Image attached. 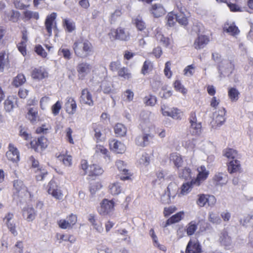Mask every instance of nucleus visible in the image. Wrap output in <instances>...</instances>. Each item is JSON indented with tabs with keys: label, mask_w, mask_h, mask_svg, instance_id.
Segmentation results:
<instances>
[{
	"label": "nucleus",
	"mask_w": 253,
	"mask_h": 253,
	"mask_svg": "<svg viewBox=\"0 0 253 253\" xmlns=\"http://www.w3.org/2000/svg\"><path fill=\"white\" fill-rule=\"evenodd\" d=\"M75 55L81 58H85L91 55L94 52L92 43L87 39L76 41L73 45Z\"/></svg>",
	"instance_id": "obj_1"
},
{
	"label": "nucleus",
	"mask_w": 253,
	"mask_h": 253,
	"mask_svg": "<svg viewBox=\"0 0 253 253\" xmlns=\"http://www.w3.org/2000/svg\"><path fill=\"white\" fill-rule=\"evenodd\" d=\"M84 171V175H87L88 180H94L104 173L103 168L97 164L88 165L86 160H82L79 166Z\"/></svg>",
	"instance_id": "obj_2"
},
{
	"label": "nucleus",
	"mask_w": 253,
	"mask_h": 253,
	"mask_svg": "<svg viewBox=\"0 0 253 253\" xmlns=\"http://www.w3.org/2000/svg\"><path fill=\"white\" fill-rule=\"evenodd\" d=\"M108 35L111 41L119 40L126 42L129 41L130 38L129 32L122 27L111 29Z\"/></svg>",
	"instance_id": "obj_3"
},
{
	"label": "nucleus",
	"mask_w": 253,
	"mask_h": 253,
	"mask_svg": "<svg viewBox=\"0 0 253 253\" xmlns=\"http://www.w3.org/2000/svg\"><path fill=\"white\" fill-rule=\"evenodd\" d=\"M188 120L190 123L189 131L193 136H199L202 132V123L198 122L196 111H192L189 114Z\"/></svg>",
	"instance_id": "obj_4"
},
{
	"label": "nucleus",
	"mask_w": 253,
	"mask_h": 253,
	"mask_svg": "<svg viewBox=\"0 0 253 253\" xmlns=\"http://www.w3.org/2000/svg\"><path fill=\"white\" fill-rule=\"evenodd\" d=\"M100 205V206L98 210V212L101 215H108L115 210V202L114 199L109 200L105 198L102 200Z\"/></svg>",
	"instance_id": "obj_5"
},
{
	"label": "nucleus",
	"mask_w": 253,
	"mask_h": 253,
	"mask_svg": "<svg viewBox=\"0 0 253 253\" xmlns=\"http://www.w3.org/2000/svg\"><path fill=\"white\" fill-rule=\"evenodd\" d=\"M202 246L197 238H191L186 247L184 253H202Z\"/></svg>",
	"instance_id": "obj_6"
},
{
	"label": "nucleus",
	"mask_w": 253,
	"mask_h": 253,
	"mask_svg": "<svg viewBox=\"0 0 253 253\" xmlns=\"http://www.w3.org/2000/svg\"><path fill=\"white\" fill-rule=\"evenodd\" d=\"M196 170L198 172L196 177L193 179V182L196 183V186H199L208 177L210 172L204 165L199 166Z\"/></svg>",
	"instance_id": "obj_7"
},
{
	"label": "nucleus",
	"mask_w": 253,
	"mask_h": 253,
	"mask_svg": "<svg viewBox=\"0 0 253 253\" xmlns=\"http://www.w3.org/2000/svg\"><path fill=\"white\" fill-rule=\"evenodd\" d=\"M148 11L151 15L154 18H160L167 13L165 7L161 3L151 4L148 8Z\"/></svg>",
	"instance_id": "obj_8"
},
{
	"label": "nucleus",
	"mask_w": 253,
	"mask_h": 253,
	"mask_svg": "<svg viewBox=\"0 0 253 253\" xmlns=\"http://www.w3.org/2000/svg\"><path fill=\"white\" fill-rule=\"evenodd\" d=\"M77 215L71 213L69 214L66 219H62L57 221L59 227L63 229L72 228L77 222Z\"/></svg>",
	"instance_id": "obj_9"
},
{
	"label": "nucleus",
	"mask_w": 253,
	"mask_h": 253,
	"mask_svg": "<svg viewBox=\"0 0 253 253\" xmlns=\"http://www.w3.org/2000/svg\"><path fill=\"white\" fill-rule=\"evenodd\" d=\"M79 100L80 103L82 105L88 106H93L94 105L92 95L87 88H85L82 90Z\"/></svg>",
	"instance_id": "obj_10"
},
{
	"label": "nucleus",
	"mask_w": 253,
	"mask_h": 253,
	"mask_svg": "<svg viewBox=\"0 0 253 253\" xmlns=\"http://www.w3.org/2000/svg\"><path fill=\"white\" fill-rule=\"evenodd\" d=\"M91 66L86 62H82L78 64L77 71L79 80H84L86 76L90 73Z\"/></svg>",
	"instance_id": "obj_11"
},
{
	"label": "nucleus",
	"mask_w": 253,
	"mask_h": 253,
	"mask_svg": "<svg viewBox=\"0 0 253 253\" xmlns=\"http://www.w3.org/2000/svg\"><path fill=\"white\" fill-rule=\"evenodd\" d=\"M200 32V31L199 30V34L193 43V46L197 50L204 48L210 41V37L208 36L199 34Z\"/></svg>",
	"instance_id": "obj_12"
},
{
	"label": "nucleus",
	"mask_w": 253,
	"mask_h": 253,
	"mask_svg": "<svg viewBox=\"0 0 253 253\" xmlns=\"http://www.w3.org/2000/svg\"><path fill=\"white\" fill-rule=\"evenodd\" d=\"M8 150L6 153V156L8 160L13 162H18L20 160V154L18 150L12 143L8 145Z\"/></svg>",
	"instance_id": "obj_13"
},
{
	"label": "nucleus",
	"mask_w": 253,
	"mask_h": 253,
	"mask_svg": "<svg viewBox=\"0 0 253 253\" xmlns=\"http://www.w3.org/2000/svg\"><path fill=\"white\" fill-rule=\"evenodd\" d=\"M154 137V135L149 132H143L142 136L136 137L135 141L136 145L141 147L148 145Z\"/></svg>",
	"instance_id": "obj_14"
},
{
	"label": "nucleus",
	"mask_w": 253,
	"mask_h": 253,
	"mask_svg": "<svg viewBox=\"0 0 253 253\" xmlns=\"http://www.w3.org/2000/svg\"><path fill=\"white\" fill-rule=\"evenodd\" d=\"M55 157L63 164L67 166L70 167L72 164V156L68 154L67 150L62 151L61 153H57L55 154Z\"/></svg>",
	"instance_id": "obj_15"
},
{
	"label": "nucleus",
	"mask_w": 253,
	"mask_h": 253,
	"mask_svg": "<svg viewBox=\"0 0 253 253\" xmlns=\"http://www.w3.org/2000/svg\"><path fill=\"white\" fill-rule=\"evenodd\" d=\"M47 139L44 136L39 137L37 141H31L30 144L31 147L35 149V151L39 152L42 151L43 149H45L46 146Z\"/></svg>",
	"instance_id": "obj_16"
},
{
	"label": "nucleus",
	"mask_w": 253,
	"mask_h": 253,
	"mask_svg": "<svg viewBox=\"0 0 253 253\" xmlns=\"http://www.w3.org/2000/svg\"><path fill=\"white\" fill-rule=\"evenodd\" d=\"M110 150L119 154H123L126 150V147L121 141L113 139L109 142Z\"/></svg>",
	"instance_id": "obj_17"
},
{
	"label": "nucleus",
	"mask_w": 253,
	"mask_h": 253,
	"mask_svg": "<svg viewBox=\"0 0 253 253\" xmlns=\"http://www.w3.org/2000/svg\"><path fill=\"white\" fill-rule=\"evenodd\" d=\"M154 36L157 41H159L162 44L166 47L170 44V40L168 37H165L162 33L161 29L157 28L154 31Z\"/></svg>",
	"instance_id": "obj_18"
},
{
	"label": "nucleus",
	"mask_w": 253,
	"mask_h": 253,
	"mask_svg": "<svg viewBox=\"0 0 253 253\" xmlns=\"http://www.w3.org/2000/svg\"><path fill=\"white\" fill-rule=\"evenodd\" d=\"M65 110L70 115L74 114L77 109V104L75 99L72 97H68L65 104Z\"/></svg>",
	"instance_id": "obj_19"
},
{
	"label": "nucleus",
	"mask_w": 253,
	"mask_h": 253,
	"mask_svg": "<svg viewBox=\"0 0 253 253\" xmlns=\"http://www.w3.org/2000/svg\"><path fill=\"white\" fill-rule=\"evenodd\" d=\"M184 216V212L183 211L176 213L166 220L165 223L163 224V227L166 228L171 224L179 222L183 218Z\"/></svg>",
	"instance_id": "obj_20"
},
{
	"label": "nucleus",
	"mask_w": 253,
	"mask_h": 253,
	"mask_svg": "<svg viewBox=\"0 0 253 253\" xmlns=\"http://www.w3.org/2000/svg\"><path fill=\"white\" fill-rule=\"evenodd\" d=\"M161 111L163 116L170 117L173 119L176 120H181L183 114L182 112L177 108H173L169 111H166L164 108H162Z\"/></svg>",
	"instance_id": "obj_21"
},
{
	"label": "nucleus",
	"mask_w": 253,
	"mask_h": 253,
	"mask_svg": "<svg viewBox=\"0 0 253 253\" xmlns=\"http://www.w3.org/2000/svg\"><path fill=\"white\" fill-rule=\"evenodd\" d=\"M91 128L94 132V136L96 142L101 141V138L104 129L103 126L98 123H93L91 125Z\"/></svg>",
	"instance_id": "obj_22"
},
{
	"label": "nucleus",
	"mask_w": 253,
	"mask_h": 253,
	"mask_svg": "<svg viewBox=\"0 0 253 253\" xmlns=\"http://www.w3.org/2000/svg\"><path fill=\"white\" fill-rule=\"evenodd\" d=\"M218 115L215 117V119L212 121L213 124L216 126H219L222 125L225 121V116L226 111L224 108H221L218 111Z\"/></svg>",
	"instance_id": "obj_23"
},
{
	"label": "nucleus",
	"mask_w": 253,
	"mask_h": 253,
	"mask_svg": "<svg viewBox=\"0 0 253 253\" xmlns=\"http://www.w3.org/2000/svg\"><path fill=\"white\" fill-rule=\"evenodd\" d=\"M23 216L27 221H32L36 216L34 209L30 206L24 208L23 210Z\"/></svg>",
	"instance_id": "obj_24"
},
{
	"label": "nucleus",
	"mask_w": 253,
	"mask_h": 253,
	"mask_svg": "<svg viewBox=\"0 0 253 253\" xmlns=\"http://www.w3.org/2000/svg\"><path fill=\"white\" fill-rule=\"evenodd\" d=\"M227 166L228 171L230 173L238 172L241 169L240 162L237 160H231Z\"/></svg>",
	"instance_id": "obj_25"
},
{
	"label": "nucleus",
	"mask_w": 253,
	"mask_h": 253,
	"mask_svg": "<svg viewBox=\"0 0 253 253\" xmlns=\"http://www.w3.org/2000/svg\"><path fill=\"white\" fill-rule=\"evenodd\" d=\"M169 160L172 162L174 166L179 169L182 166L183 160L182 156L177 152H173L170 154Z\"/></svg>",
	"instance_id": "obj_26"
},
{
	"label": "nucleus",
	"mask_w": 253,
	"mask_h": 253,
	"mask_svg": "<svg viewBox=\"0 0 253 253\" xmlns=\"http://www.w3.org/2000/svg\"><path fill=\"white\" fill-rule=\"evenodd\" d=\"M132 22L138 31L143 32L146 29V23L139 16L133 19Z\"/></svg>",
	"instance_id": "obj_27"
},
{
	"label": "nucleus",
	"mask_w": 253,
	"mask_h": 253,
	"mask_svg": "<svg viewBox=\"0 0 253 253\" xmlns=\"http://www.w3.org/2000/svg\"><path fill=\"white\" fill-rule=\"evenodd\" d=\"M198 223L195 220L189 222L185 228V231L187 236H191L193 235L198 229Z\"/></svg>",
	"instance_id": "obj_28"
},
{
	"label": "nucleus",
	"mask_w": 253,
	"mask_h": 253,
	"mask_svg": "<svg viewBox=\"0 0 253 253\" xmlns=\"http://www.w3.org/2000/svg\"><path fill=\"white\" fill-rule=\"evenodd\" d=\"M194 186H196V183L193 182V179L190 182L183 183L180 187V194L181 195L188 194L191 191Z\"/></svg>",
	"instance_id": "obj_29"
},
{
	"label": "nucleus",
	"mask_w": 253,
	"mask_h": 253,
	"mask_svg": "<svg viewBox=\"0 0 253 253\" xmlns=\"http://www.w3.org/2000/svg\"><path fill=\"white\" fill-rule=\"evenodd\" d=\"M213 181L216 185L225 184L227 182V175L222 172H218L214 175Z\"/></svg>",
	"instance_id": "obj_30"
},
{
	"label": "nucleus",
	"mask_w": 253,
	"mask_h": 253,
	"mask_svg": "<svg viewBox=\"0 0 253 253\" xmlns=\"http://www.w3.org/2000/svg\"><path fill=\"white\" fill-rule=\"evenodd\" d=\"M114 132L117 137H123L126 135V127L122 124L117 123L114 127Z\"/></svg>",
	"instance_id": "obj_31"
},
{
	"label": "nucleus",
	"mask_w": 253,
	"mask_h": 253,
	"mask_svg": "<svg viewBox=\"0 0 253 253\" xmlns=\"http://www.w3.org/2000/svg\"><path fill=\"white\" fill-rule=\"evenodd\" d=\"M62 26L66 31L71 33L76 29L75 23L68 18L63 19Z\"/></svg>",
	"instance_id": "obj_32"
},
{
	"label": "nucleus",
	"mask_w": 253,
	"mask_h": 253,
	"mask_svg": "<svg viewBox=\"0 0 253 253\" xmlns=\"http://www.w3.org/2000/svg\"><path fill=\"white\" fill-rule=\"evenodd\" d=\"M9 55L5 51L0 52V72H2L5 66L9 64Z\"/></svg>",
	"instance_id": "obj_33"
},
{
	"label": "nucleus",
	"mask_w": 253,
	"mask_h": 253,
	"mask_svg": "<svg viewBox=\"0 0 253 253\" xmlns=\"http://www.w3.org/2000/svg\"><path fill=\"white\" fill-rule=\"evenodd\" d=\"M118 76L124 80H129L132 77L131 73L126 67H123L118 70Z\"/></svg>",
	"instance_id": "obj_34"
},
{
	"label": "nucleus",
	"mask_w": 253,
	"mask_h": 253,
	"mask_svg": "<svg viewBox=\"0 0 253 253\" xmlns=\"http://www.w3.org/2000/svg\"><path fill=\"white\" fill-rule=\"evenodd\" d=\"M223 30L224 31L229 33L233 36H235L238 35L240 33V30L238 27L236 26L234 23L231 25H229L228 24L225 25L224 27H223Z\"/></svg>",
	"instance_id": "obj_35"
},
{
	"label": "nucleus",
	"mask_w": 253,
	"mask_h": 253,
	"mask_svg": "<svg viewBox=\"0 0 253 253\" xmlns=\"http://www.w3.org/2000/svg\"><path fill=\"white\" fill-rule=\"evenodd\" d=\"M122 190V188L120 185V183L118 182L111 183L109 186V192L113 196L119 195L121 193Z\"/></svg>",
	"instance_id": "obj_36"
},
{
	"label": "nucleus",
	"mask_w": 253,
	"mask_h": 253,
	"mask_svg": "<svg viewBox=\"0 0 253 253\" xmlns=\"http://www.w3.org/2000/svg\"><path fill=\"white\" fill-rule=\"evenodd\" d=\"M240 92L238 90L234 87H230L228 89V96L232 102H236L239 98Z\"/></svg>",
	"instance_id": "obj_37"
},
{
	"label": "nucleus",
	"mask_w": 253,
	"mask_h": 253,
	"mask_svg": "<svg viewBox=\"0 0 253 253\" xmlns=\"http://www.w3.org/2000/svg\"><path fill=\"white\" fill-rule=\"evenodd\" d=\"M13 186L17 193L19 194H25L27 192V188L23 184V182L20 180L14 181Z\"/></svg>",
	"instance_id": "obj_38"
},
{
	"label": "nucleus",
	"mask_w": 253,
	"mask_h": 253,
	"mask_svg": "<svg viewBox=\"0 0 253 253\" xmlns=\"http://www.w3.org/2000/svg\"><path fill=\"white\" fill-rule=\"evenodd\" d=\"M223 155L229 160H234L238 156V152L232 148H227L223 150Z\"/></svg>",
	"instance_id": "obj_39"
},
{
	"label": "nucleus",
	"mask_w": 253,
	"mask_h": 253,
	"mask_svg": "<svg viewBox=\"0 0 253 253\" xmlns=\"http://www.w3.org/2000/svg\"><path fill=\"white\" fill-rule=\"evenodd\" d=\"M191 169L188 167H185L179 170L178 172V176L180 178L187 180L191 177Z\"/></svg>",
	"instance_id": "obj_40"
},
{
	"label": "nucleus",
	"mask_w": 253,
	"mask_h": 253,
	"mask_svg": "<svg viewBox=\"0 0 253 253\" xmlns=\"http://www.w3.org/2000/svg\"><path fill=\"white\" fill-rule=\"evenodd\" d=\"M166 19L167 20L166 25L169 27H173L175 25L176 22H177L176 21V14L173 11L169 12Z\"/></svg>",
	"instance_id": "obj_41"
},
{
	"label": "nucleus",
	"mask_w": 253,
	"mask_h": 253,
	"mask_svg": "<svg viewBox=\"0 0 253 253\" xmlns=\"http://www.w3.org/2000/svg\"><path fill=\"white\" fill-rule=\"evenodd\" d=\"M120 179L123 181L132 180L133 173L129 169L125 168L123 170L120 171Z\"/></svg>",
	"instance_id": "obj_42"
},
{
	"label": "nucleus",
	"mask_w": 253,
	"mask_h": 253,
	"mask_svg": "<svg viewBox=\"0 0 253 253\" xmlns=\"http://www.w3.org/2000/svg\"><path fill=\"white\" fill-rule=\"evenodd\" d=\"M56 16V13L53 12L48 16V36L51 35L52 29H56V22L55 21Z\"/></svg>",
	"instance_id": "obj_43"
},
{
	"label": "nucleus",
	"mask_w": 253,
	"mask_h": 253,
	"mask_svg": "<svg viewBox=\"0 0 253 253\" xmlns=\"http://www.w3.org/2000/svg\"><path fill=\"white\" fill-rule=\"evenodd\" d=\"M220 240L221 243L225 247L229 246L231 244V238L226 231H224L221 233Z\"/></svg>",
	"instance_id": "obj_44"
},
{
	"label": "nucleus",
	"mask_w": 253,
	"mask_h": 253,
	"mask_svg": "<svg viewBox=\"0 0 253 253\" xmlns=\"http://www.w3.org/2000/svg\"><path fill=\"white\" fill-rule=\"evenodd\" d=\"M100 87L104 93L109 94L112 91L113 84L110 82L103 81L101 83Z\"/></svg>",
	"instance_id": "obj_45"
},
{
	"label": "nucleus",
	"mask_w": 253,
	"mask_h": 253,
	"mask_svg": "<svg viewBox=\"0 0 253 253\" xmlns=\"http://www.w3.org/2000/svg\"><path fill=\"white\" fill-rule=\"evenodd\" d=\"M176 21L181 25L186 26L188 25V17L184 13L176 14Z\"/></svg>",
	"instance_id": "obj_46"
},
{
	"label": "nucleus",
	"mask_w": 253,
	"mask_h": 253,
	"mask_svg": "<svg viewBox=\"0 0 253 253\" xmlns=\"http://www.w3.org/2000/svg\"><path fill=\"white\" fill-rule=\"evenodd\" d=\"M25 82V76L22 74H19L13 79L12 84L16 87H19L24 84Z\"/></svg>",
	"instance_id": "obj_47"
},
{
	"label": "nucleus",
	"mask_w": 253,
	"mask_h": 253,
	"mask_svg": "<svg viewBox=\"0 0 253 253\" xmlns=\"http://www.w3.org/2000/svg\"><path fill=\"white\" fill-rule=\"evenodd\" d=\"M122 8L121 7L117 8L115 11L111 14L109 17L110 23L113 24L115 23L117 19L122 16Z\"/></svg>",
	"instance_id": "obj_48"
},
{
	"label": "nucleus",
	"mask_w": 253,
	"mask_h": 253,
	"mask_svg": "<svg viewBox=\"0 0 253 253\" xmlns=\"http://www.w3.org/2000/svg\"><path fill=\"white\" fill-rule=\"evenodd\" d=\"M153 69V63L149 60H146L143 63L142 67L141 68V73L145 75L148 72L152 71Z\"/></svg>",
	"instance_id": "obj_49"
},
{
	"label": "nucleus",
	"mask_w": 253,
	"mask_h": 253,
	"mask_svg": "<svg viewBox=\"0 0 253 253\" xmlns=\"http://www.w3.org/2000/svg\"><path fill=\"white\" fill-rule=\"evenodd\" d=\"M27 118L32 123H35L38 118L36 109L33 108H30L27 114Z\"/></svg>",
	"instance_id": "obj_50"
},
{
	"label": "nucleus",
	"mask_w": 253,
	"mask_h": 253,
	"mask_svg": "<svg viewBox=\"0 0 253 253\" xmlns=\"http://www.w3.org/2000/svg\"><path fill=\"white\" fill-rule=\"evenodd\" d=\"M14 98L13 96H8L4 101V109L6 112H11L14 108L13 100Z\"/></svg>",
	"instance_id": "obj_51"
},
{
	"label": "nucleus",
	"mask_w": 253,
	"mask_h": 253,
	"mask_svg": "<svg viewBox=\"0 0 253 253\" xmlns=\"http://www.w3.org/2000/svg\"><path fill=\"white\" fill-rule=\"evenodd\" d=\"M32 76L34 79H42L44 78V72L43 68L40 67L35 69L32 73Z\"/></svg>",
	"instance_id": "obj_52"
},
{
	"label": "nucleus",
	"mask_w": 253,
	"mask_h": 253,
	"mask_svg": "<svg viewBox=\"0 0 253 253\" xmlns=\"http://www.w3.org/2000/svg\"><path fill=\"white\" fill-rule=\"evenodd\" d=\"M88 220L97 230L100 231L102 229L101 223L97 221L95 215L92 214H89Z\"/></svg>",
	"instance_id": "obj_53"
},
{
	"label": "nucleus",
	"mask_w": 253,
	"mask_h": 253,
	"mask_svg": "<svg viewBox=\"0 0 253 253\" xmlns=\"http://www.w3.org/2000/svg\"><path fill=\"white\" fill-rule=\"evenodd\" d=\"M149 233L153 240L154 245L156 246L160 250L165 251L166 250V247L164 246H162L159 243L157 236H156L154 230L153 228L150 230Z\"/></svg>",
	"instance_id": "obj_54"
},
{
	"label": "nucleus",
	"mask_w": 253,
	"mask_h": 253,
	"mask_svg": "<svg viewBox=\"0 0 253 253\" xmlns=\"http://www.w3.org/2000/svg\"><path fill=\"white\" fill-rule=\"evenodd\" d=\"M198 199L196 201L197 205L200 207H204L208 202V195L201 194L198 195Z\"/></svg>",
	"instance_id": "obj_55"
},
{
	"label": "nucleus",
	"mask_w": 253,
	"mask_h": 253,
	"mask_svg": "<svg viewBox=\"0 0 253 253\" xmlns=\"http://www.w3.org/2000/svg\"><path fill=\"white\" fill-rule=\"evenodd\" d=\"M209 220L211 223L216 224H219L221 222V220L218 214L213 212H211L209 213Z\"/></svg>",
	"instance_id": "obj_56"
},
{
	"label": "nucleus",
	"mask_w": 253,
	"mask_h": 253,
	"mask_svg": "<svg viewBox=\"0 0 253 253\" xmlns=\"http://www.w3.org/2000/svg\"><path fill=\"white\" fill-rule=\"evenodd\" d=\"M48 193L50 194L57 200H61L63 197V194L61 192V190L57 188L51 190V187H50L48 189Z\"/></svg>",
	"instance_id": "obj_57"
},
{
	"label": "nucleus",
	"mask_w": 253,
	"mask_h": 253,
	"mask_svg": "<svg viewBox=\"0 0 253 253\" xmlns=\"http://www.w3.org/2000/svg\"><path fill=\"white\" fill-rule=\"evenodd\" d=\"M73 130L71 127H67L65 130V139L71 144H74V141L72 136Z\"/></svg>",
	"instance_id": "obj_58"
},
{
	"label": "nucleus",
	"mask_w": 253,
	"mask_h": 253,
	"mask_svg": "<svg viewBox=\"0 0 253 253\" xmlns=\"http://www.w3.org/2000/svg\"><path fill=\"white\" fill-rule=\"evenodd\" d=\"M174 87L176 90L181 92L183 94L187 93V90L185 88L184 86L181 84V82L179 80H176L174 84Z\"/></svg>",
	"instance_id": "obj_59"
},
{
	"label": "nucleus",
	"mask_w": 253,
	"mask_h": 253,
	"mask_svg": "<svg viewBox=\"0 0 253 253\" xmlns=\"http://www.w3.org/2000/svg\"><path fill=\"white\" fill-rule=\"evenodd\" d=\"M23 14L25 18L27 20H29L32 18L37 20L39 18V14L36 12H33L30 10H26L24 11Z\"/></svg>",
	"instance_id": "obj_60"
},
{
	"label": "nucleus",
	"mask_w": 253,
	"mask_h": 253,
	"mask_svg": "<svg viewBox=\"0 0 253 253\" xmlns=\"http://www.w3.org/2000/svg\"><path fill=\"white\" fill-rule=\"evenodd\" d=\"M177 208L174 206H171L168 207H165L164 209L163 214L165 217L169 216L170 214L175 212Z\"/></svg>",
	"instance_id": "obj_61"
},
{
	"label": "nucleus",
	"mask_w": 253,
	"mask_h": 253,
	"mask_svg": "<svg viewBox=\"0 0 253 253\" xmlns=\"http://www.w3.org/2000/svg\"><path fill=\"white\" fill-rule=\"evenodd\" d=\"M144 101L147 105L154 106L157 102V98L154 95H149L145 97Z\"/></svg>",
	"instance_id": "obj_62"
},
{
	"label": "nucleus",
	"mask_w": 253,
	"mask_h": 253,
	"mask_svg": "<svg viewBox=\"0 0 253 253\" xmlns=\"http://www.w3.org/2000/svg\"><path fill=\"white\" fill-rule=\"evenodd\" d=\"M121 62L120 60L112 61L110 63L109 69L112 72L118 71L121 68Z\"/></svg>",
	"instance_id": "obj_63"
},
{
	"label": "nucleus",
	"mask_w": 253,
	"mask_h": 253,
	"mask_svg": "<svg viewBox=\"0 0 253 253\" xmlns=\"http://www.w3.org/2000/svg\"><path fill=\"white\" fill-rule=\"evenodd\" d=\"M97 250L98 253H112L111 249L102 244L98 245Z\"/></svg>",
	"instance_id": "obj_64"
}]
</instances>
